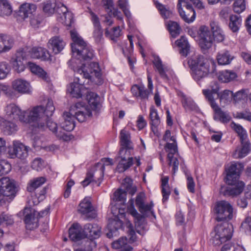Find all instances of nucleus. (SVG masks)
<instances>
[{"mask_svg": "<svg viewBox=\"0 0 251 251\" xmlns=\"http://www.w3.org/2000/svg\"><path fill=\"white\" fill-rule=\"evenodd\" d=\"M70 34L73 41L72 44L73 55L76 58V60L73 59L72 61L81 64V66H77L75 71L96 84H101L102 80L99 64L96 62H89L94 57L93 50L76 31L72 30Z\"/></svg>", "mask_w": 251, "mask_h": 251, "instance_id": "nucleus-1", "label": "nucleus"}, {"mask_svg": "<svg viewBox=\"0 0 251 251\" xmlns=\"http://www.w3.org/2000/svg\"><path fill=\"white\" fill-rule=\"evenodd\" d=\"M54 110L52 100L48 99L45 108L42 106H37L25 111V118L26 120L24 123H32L33 126L44 130L45 121L52 115Z\"/></svg>", "mask_w": 251, "mask_h": 251, "instance_id": "nucleus-2", "label": "nucleus"}, {"mask_svg": "<svg viewBox=\"0 0 251 251\" xmlns=\"http://www.w3.org/2000/svg\"><path fill=\"white\" fill-rule=\"evenodd\" d=\"M92 116L91 111L81 103H76L71 107L69 112H64L63 121L61 123L62 128L67 131L73 130L75 127V119L83 122L87 117Z\"/></svg>", "mask_w": 251, "mask_h": 251, "instance_id": "nucleus-3", "label": "nucleus"}, {"mask_svg": "<svg viewBox=\"0 0 251 251\" xmlns=\"http://www.w3.org/2000/svg\"><path fill=\"white\" fill-rule=\"evenodd\" d=\"M210 26L213 37L207 26L202 25L199 29L200 45L203 50H207L211 47L213 39L218 42H222L225 39L224 31L217 22H211Z\"/></svg>", "mask_w": 251, "mask_h": 251, "instance_id": "nucleus-4", "label": "nucleus"}, {"mask_svg": "<svg viewBox=\"0 0 251 251\" xmlns=\"http://www.w3.org/2000/svg\"><path fill=\"white\" fill-rule=\"evenodd\" d=\"M188 63L192 70V75L198 81L206 77L209 73L208 61L202 55L195 54L188 60Z\"/></svg>", "mask_w": 251, "mask_h": 251, "instance_id": "nucleus-5", "label": "nucleus"}, {"mask_svg": "<svg viewBox=\"0 0 251 251\" xmlns=\"http://www.w3.org/2000/svg\"><path fill=\"white\" fill-rule=\"evenodd\" d=\"M232 226L228 223L218 225L212 236V243L215 246H220L229 240L232 236Z\"/></svg>", "mask_w": 251, "mask_h": 251, "instance_id": "nucleus-6", "label": "nucleus"}, {"mask_svg": "<svg viewBox=\"0 0 251 251\" xmlns=\"http://www.w3.org/2000/svg\"><path fill=\"white\" fill-rule=\"evenodd\" d=\"M214 209L218 221H230L233 219L235 213L232 205L226 201H217Z\"/></svg>", "mask_w": 251, "mask_h": 251, "instance_id": "nucleus-7", "label": "nucleus"}, {"mask_svg": "<svg viewBox=\"0 0 251 251\" xmlns=\"http://www.w3.org/2000/svg\"><path fill=\"white\" fill-rule=\"evenodd\" d=\"M128 212L134 218L135 226L137 232L144 235L148 230V226L145 218L139 214L134 206V200L129 201L127 206Z\"/></svg>", "mask_w": 251, "mask_h": 251, "instance_id": "nucleus-8", "label": "nucleus"}, {"mask_svg": "<svg viewBox=\"0 0 251 251\" xmlns=\"http://www.w3.org/2000/svg\"><path fill=\"white\" fill-rule=\"evenodd\" d=\"M193 1H179L177 5L181 19L188 24L193 22L196 18V13L192 5Z\"/></svg>", "mask_w": 251, "mask_h": 251, "instance_id": "nucleus-9", "label": "nucleus"}, {"mask_svg": "<svg viewBox=\"0 0 251 251\" xmlns=\"http://www.w3.org/2000/svg\"><path fill=\"white\" fill-rule=\"evenodd\" d=\"M17 192L16 181L8 177L0 179V202L7 197L13 196Z\"/></svg>", "mask_w": 251, "mask_h": 251, "instance_id": "nucleus-10", "label": "nucleus"}, {"mask_svg": "<svg viewBox=\"0 0 251 251\" xmlns=\"http://www.w3.org/2000/svg\"><path fill=\"white\" fill-rule=\"evenodd\" d=\"M3 111L5 118L9 120H19L23 123L26 120L25 118V111H23L18 105L14 103L7 104Z\"/></svg>", "mask_w": 251, "mask_h": 251, "instance_id": "nucleus-11", "label": "nucleus"}, {"mask_svg": "<svg viewBox=\"0 0 251 251\" xmlns=\"http://www.w3.org/2000/svg\"><path fill=\"white\" fill-rule=\"evenodd\" d=\"M29 147L25 146L19 141H13L11 146H8V155L11 158L18 157L25 159L28 155Z\"/></svg>", "mask_w": 251, "mask_h": 251, "instance_id": "nucleus-12", "label": "nucleus"}, {"mask_svg": "<svg viewBox=\"0 0 251 251\" xmlns=\"http://www.w3.org/2000/svg\"><path fill=\"white\" fill-rule=\"evenodd\" d=\"M38 213L30 207H25L23 211L20 212L18 215L24 216L26 228L29 230L36 228L38 226Z\"/></svg>", "mask_w": 251, "mask_h": 251, "instance_id": "nucleus-13", "label": "nucleus"}, {"mask_svg": "<svg viewBox=\"0 0 251 251\" xmlns=\"http://www.w3.org/2000/svg\"><path fill=\"white\" fill-rule=\"evenodd\" d=\"M165 148L168 152L169 165L173 166V174L175 175L178 171L179 161L181 158L178 155L177 146L175 144L167 143Z\"/></svg>", "mask_w": 251, "mask_h": 251, "instance_id": "nucleus-14", "label": "nucleus"}, {"mask_svg": "<svg viewBox=\"0 0 251 251\" xmlns=\"http://www.w3.org/2000/svg\"><path fill=\"white\" fill-rule=\"evenodd\" d=\"M242 164L238 162L231 163L226 168V183L227 184H234L238 180L240 172L243 169Z\"/></svg>", "mask_w": 251, "mask_h": 251, "instance_id": "nucleus-15", "label": "nucleus"}, {"mask_svg": "<svg viewBox=\"0 0 251 251\" xmlns=\"http://www.w3.org/2000/svg\"><path fill=\"white\" fill-rule=\"evenodd\" d=\"M36 5L32 3L25 2L21 4L16 12L18 20L25 21L36 11Z\"/></svg>", "mask_w": 251, "mask_h": 251, "instance_id": "nucleus-16", "label": "nucleus"}, {"mask_svg": "<svg viewBox=\"0 0 251 251\" xmlns=\"http://www.w3.org/2000/svg\"><path fill=\"white\" fill-rule=\"evenodd\" d=\"M11 63L13 69L17 73L23 72L26 64V54L22 50L16 52L15 57L11 59Z\"/></svg>", "mask_w": 251, "mask_h": 251, "instance_id": "nucleus-17", "label": "nucleus"}, {"mask_svg": "<svg viewBox=\"0 0 251 251\" xmlns=\"http://www.w3.org/2000/svg\"><path fill=\"white\" fill-rule=\"evenodd\" d=\"M85 238L87 237L91 240V246L94 245L95 243L93 239L99 238L101 234V227L97 224L88 223L83 227Z\"/></svg>", "mask_w": 251, "mask_h": 251, "instance_id": "nucleus-18", "label": "nucleus"}, {"mask_svg": "<svg viewBox=\"0 0 251 251\" xmlns=\"http://www.w3.org/2000/svg\"><path fill=\"white\" fill-rule=\"evenodd\" d=\"M78 210L79 213L89 219H94L97 215L96 211L92 206L89 198H85L81 201Z\"/></svg>", "mask_w": 251, "mask_h": 251, "instance_id": "nucleus-19", "label": "nucleus"}, {"mask_svg": "<svg viewBox=\"0 0 251 251\" xmlns=\"http://www.w3.org/2000/svg\"><path fill=\"white\" fill-rule=\"evenodd\" d=\"M59 8L57 9L58 21L66 26L71 25L73 21V14L68 11L66 6L62 3H58Z\"/></svg>", "mask_w": 251, "mask_h": 251, "instance_id": "nucleus-20", "label": "nucleus"}, {"mask_svg": "<svg viewBox=\"0 0 251 251\" xmlns=\"http://www.w3.org/2000/svg\"><path fill=\"white\" fill-rule=\"evenodd\" d=\"M146 195L144 192L138 193L135 200V203L138 207L139 210L144 215L151 213L153 214V212L152 210L153 204L151 201L150 204H145Z\"/></svg>", "mask_w": 251, "mask_h": 251, "instance_id": "nucleus-21", "label": "nucleus"}, {"mask_svg": "<svg viewBox=\"0 0 251 251\" xmlns=\"http://www.w3.org/2000/svg\"><path fill=\"white\" fill-rule=\"evenodd\" d=\"M85 91V87L78 77L74 82L70 83L67 88V91L70 95L76 98L81 97Z\"/></svg>", "mask_w": 251, "mask_h": 251, "instance_id": "nucleus-22", "label": "nucleus"}, {"mask_svg": "<svg viewBox=\"0 0 251 251\" xmlns=\"http://www.w3.org/2000/svg\"><path fill=\"white\" fill-rule=\"evenodd\" d=\"M66 46V42L60 36H55L48 41V47L55 54L60 53Z\"/></svg>", "mask_w": 251, "mask_h": 251, "instance_id": "nucleus-23", "label": "nucleus"}, {"mask_svg": "<svg viewBox=\"0 0 251 251\" xmlns=\"http://www.w3.org/2000/svg\"><path fill=\"white\" fill-rule=\"evenodd\" d=\"M69 234L70 239L73 241H78L85 238L84 228L78 223L73 224L70 227Z\"/></svg>", "mask_w": 251, "mask_h": 251, "instance_id": "nucleus-24", "label": "nucleus"}, {"mask_svg": "<svg viewBox=\"0 0 251 251\" xmlns=\"http://www.w3.org/2000/svg\"><path fill=\"white\" fill-rule=\"evenodd\" d=\"M12 85L14 90L21 94H28L31 91L30 83L23 79L18 78L14 80Z\"/></svg>", "mask_w": 251, "mask_h": 251, "instance_id": "nucleus-25", "label": "nucleus"}, {"mask_svg": "<svg viewBox=\"0 0 251 251\" xmlns=\"http://www.w3.org/2000/svg\"><path fill=\"white\" fill-rule=\"evenodd\" d=\"M152 63L160 76L165 80H168L167 73L170 71L169 66L166 64H163L161 59L157 56H154Z\"/></svg>", "mask_w": 251, "mask_h": 251, "instance_id": "nucleus-26", "label": "nucleus"}, {"mask_svg": "<svg viewBox=\"0 0 251 251\" xmlns=\"http://www.w3.org/2000/svg\"><path fill=\"white\" fill-rule=\"evenodd\" d=\"M45 128L46 127H48L58 138L65 141H68L71 140V138L69 135H68L67 133L62 132L61 131H59V132L57 131V126L56 123L52 121L51 119H50V117L46 121H45Z\"/></svg>", "mask_w": 251, "mask_h": 251, "instance_id": "nucleus-27", "label": "nucleus"}, {"mask_svg": "<svg viewBox=\"0 0 251 251\" xmlns=\"http://www.w3.org/2000/svg\"><path fill=\"white\" fill-rule=\"evenodd\" d=\"M214 89H204L202 90V93L206 100L208 101L211 106L216 105L217 103L215 101L214 95H217V98L218 97V94H220V87L216 82H214Z\"/></svg>", "mask_w": 251, "mask_h": 251, "instance_id": "nucleus-28", "label": "nucleus"}, {"mask_svg": "<svg viewBox=\"0 0 251 251\" xmlns=\"http://www.w3.org/2000/svg\"><path fill=\"white\" fill-rule=\"evenodd\" d=\"M250 145L248 139L241 141V145L236 148L233 153V157L239 158L246 156L250 151Z\"/></svg>", "mask_w": 251, "mask_h": 251, "instance_id": "nucleus-29", "label": "nucleus"}, {"mask_svg": "<svg viewBox=\"0 0 251 251\" xmlns=\"http://www.w3.org/2000/svg\"><path fill=\"white\" fill-rule=\"evenodd\" d=\"M14 40L10 36L0 34V53L9 51L12 48Z\"/></svg>", "mask_w": 251, "mask_h": 251, "instance_id": "nucleus-30", "label": "nucleus"}, {"mask_svg": "<svg viewBox=\"0 0 251 251\" xmlns=\"http://www.w3.org/2000/svg\"><path fill=\"white\" fill-rule=\"evenodd\" d=\"M104 171L103 166L101 164H97L92 172H89L93 178V183H97L98 186L103 179Z\"/></svg>", "mask_w": 251, "mask_h": 251, "instance_id": "nucleus-31", "label": "nucleus"}, {"mask_svg": "<svg viewBox=\"0 0 251 251\" xmlns=\"http://www.w3.org/2000/svg\"><path fill=\"white\" fill-rule=\"evenodd\" d=\"M112 248L115 251H132V248L127 243V239L122 237L114 241L112 244Z\"/></svg>", "mask_w": 251, "mask_h": 251, "instance_id": "nucleus-32", "label": "nucleus"}, {"mask_svg": "<svg viewBox=\"0 0 251 251\" xmlns=\"http://www.w3.org/2000/svg\"><path fill=\"white\" fill-rule=\"evenodd\" d=\"M31 56L32 58L48 60L50 59L49 52L42 47H34L32 49Z\"/></svg>", "mask_w": 251, "mask_h": 251, "instance_id": "nucleus-33", "label": "nucleus"}, {"mask_svg": "<svg viewBox=\"0 0 251 251\" xmlns=\"http://www.w3.org/2000/svg\"><path fill=\"white\" fill-rule=\"evenodd\" d=\"M226 188L227 194L231 196H236L240 194L243 190L244 183L237 180L234 184H228Z\"/></svg>", "mask_w": 251, "mask_h": 251, "instance_id": "nucleus-34", "label": "nucleus"}, {"mask_svg": "<svg viewBox=\"0 0 251 251\" xmlns=\"http://www.w3.org/2000/svg\"><path fill=\"white\" fill-rule=\"evenodd\" d=\"M103 7L105 11L109 14H113L117 19L121 21L123 23V17L121 12L118 11L113 6V1H103Z\"/></svg>", "mask_w": 251, "mask_h": 251, "instance_id": "nucleus-35", "label": "nucleus"}, {"mask_svg": "<svg viewBox=\"0 0 251 251\" xmlns=\"http://www.w3.org/2000/svg\"><path fill=\"white\" fill-rule=\"evenodd\" d=\"M59 3L61 2L60 1H46L43 3V11L48 16H50L55 12L57 13Z\"/></svg>", "mask_w": 251, "mask_h": 251, "instance_id": "nucleus-36", "label": "nucleus"}, {"mask_svg": "<svg viewBox=\"0 0 251 251\" xmlns=\"http://www.w3.org/2000/svg\"><path fill=\"white\" fill-rule=\"evenodd\" d=\"M234 56L227 50H222L218 52L217 60L218 64L221 65H228L233 59Z\"/></svg>", "mask_w": 251, "mask_h": 251, "instance_id": "nucleus-37", "label": "nucleus"}, {"mask_svg": "<svg viewBox=\"0 0 251 251\" xmlns=\"http://www.w3.org/2000/svg\"><path fill=\"white\" fill-rule=\"evenodd\" d=\"M220 105L225 107L233 99V93L229 90H225L218 94Z\"/></svg>", "mask_w": 251, "mask_h": 251, "instance_id": "nucleus-38", "label": "nucleus"}, {"mask_svg": "<svg viewBox=\"0 0 251 251\" xmlns=\"http://www.w3.org/2000/svg\"><path fill=\"white\" fill-rule=\"evenodd\" d=\"M242 23V18L239 15H231L229 19L228 26L233 32L238 31Z\"/></svg>", "mask_w": 251, "mask_h": 251, "instance_id": "nucleus-39", "label": "nucleus"}, {"mask_svg": "<svg viewBox=\"0 0 251 251\" xmlns=\"http://www.w3.org/2000/svg\"><path fill=\"white\" fill-rule=\"evenodd\" d=\"M176 44L180 49V53L181 55L186 57L190 50V45L187 39L184 36H181L179 39L176 41Z\"/></svg>", "mask_w": 251, "mask_h": 251, "instance_id": "nucleus-40", "label": "nucleus"}, {"mask_svg": "<svg viewBox=\"0 0 251 251\" xmlns=\"http://www.w3.org/2000/svg\"><path fill=\"white\" fill-rule=\"evenodd\" d=\"M46 181L44 177H39L31 179L27 186V190L30 193H33L37 188L43 185Z\"/></svg>", "mask_w": 251, "mask_h": 251, "instance_id": "nucleus-41", "label": "nucleus"}, {"mask_svg": "<svg viewBox=\"0 0 251 251\" xmlns=\"http://www.w3.org/2000/svg\"><path fill=\"white\" fill-rule=\"evenodd\" d=\"M169 178L164 176L161 179V192L163 196L162 201L166 202L171 194V189L168 184Z\"/></svg>", "mask_w": 251, "mask_h": 251, "instance_id": "nucleus-42", "label": "nucleus"}, {"mask_svg": "<svg viewBox=\"0 0 251 251\" xmlns=\"http://www.w3.org/2000/svg\"><path fill=\"white\" fill-rule=\"evenodd\" d=\"M89 106L93 110H96L100 104V97L97 94L90 92L87 95Z\"/></svg>", "mask_w": 251, "mask_h": 251, "instance_id": "nucleus-43", "label": "nucleus"}, {"mask_svg": "<svg viewBox=\"0 0 251 251\" xmlns=\"http://www.w3.org/2000/svg\"><path fill=\"white\" fill-rule=\"evenodd\" d=\"M120 141L122 147L133 148V145L130 140V135L128 131L122 129L120 132Z\"/></svg>", "mask_w": 251, "mask_h": 251, "instance_id": "nucleus-44", "label": "nucleus"}, {"mask_svg": "<svg viewBox=\"0 0 251 251\" xmlns=\"http://www.w3.org/2000/svg\"><path fill=\"white\" fill-rule=\"evenodd\" d=\"M237 76L236 73L231 71L225 70L220 72L218 79L223 82H228L234 80Z\"/></svg>", "mask_w": 251, "mask_h": 251, "instance_id": "nucleus-45", "label": "nucleus"}, {"mask_svg": "<svg viewBox=\"0 0 251 251\" xmlns=\"http://www.w3.org/2000/svg\"><path fill=\"white\" fill-rule=\"evenodd\" d=\"M12 11V6L8 1H0V16H9Z\"/></svg>", "mask_w": 251, "mask_h": 251, "instance_id": "nucleus-46", "label": "nucleus"}, {"mask_svg": "<svg viewBox=\"0 0 251 251\" xmlns=\"http://www.w3.org/2000/svg\"><path fill=\"white\" fill-rule=\"evenodd\" d=\"M28 66L32 73L37 75L40 77H42L43 79H47L48 76L47 73L42 69V68L31 62H28Z\"/></svg>", "mask_w": 251, "mask_h": 251, "instance_id": "nucleus-47", "label": "nucleus"}, {"mask_svg": "<svg viewBox=\"0 0 251 251\" xmlns=\"http://www.w3.org/2000/svg\"><path fill=\"white\" fill-rule=\"evenodd\" d=\"M215 112L216 116L219 117L220 120L223 123H226L229 121L230 117L226 112L223 111L218 104L211 106Z\"/></svg>", "mask_w": 251, "mask_h": 251, "instance_id": "nucleus-48", "label": "nucleus"}, {"mask_svg": "<svg viewBox=\"0 0 251 251\" xmlns=\"http://www.w3.org/2000/svg\"><path fill=\"white\" fill-rule=\"evenodd\" d=\"M232 129L238 134L240 137V141L246 140L248 139V135L245 129L240 125L232 122L230 124Z\"/></svg>", "mask_w": 251, "mask_h": 251, "instance_id": "nucleus-49", "label": "nucleus"}, {"mask_svg": "<svg viewBox=\"0 0 251 251\" xmlns=\"http://www.w3.org/2000/svg\"><path fill=\"white\" fill-rule=\"evenodd\" d=\"M155 6L159 11L162 17L164 19H168L170 17L172 14V12L170 8L162 4L157 1L155 2Z\"/></svg>", "mask_w": 251, "mask_h": 251, "instance_id": "nucleus-50", "label": "nucleus"}, {"mask_svg": "<svg viewBox=\"0 0 251 251\" xmlns=\"http://www.w3.org/2000/svg\"><path fill=\"white\" fill-rule=\"evenodd\" d=\"M46 190L45 188L42 189L38 193H35L31 195L32 199L29 200V203L33 205H37L40 201L45 198Z\"/></svg>", "mask_w": 251, "mask_h": 251, "instance_id": "nucleus-51", "label": "nucleus"}, {"mask_svg": "<svg viewBox=\"0 0 251 251\" xmlns=\"http://www.w3.org/2000/svg\"><path fill=\"white\" fill-rule=\"evenodd\" d=\"M168 29L171 35L174 38H176L180 33L181 28L178 24L175 22H169L168 24Z\"/></svg>", "mask_w": 251, "mask_h": 251, "instance_id": "nucleus-52", "label": "nucleus"}, {"mask_svg": "<svg viewBox=\"0 0 251 251\" xmlns=\"http://www.w3.org/2000/svg\"><path fill=\"white\" fill-rule=\"evenodd\" d=\"M133 164V158L121 160L117 167V169L119 172H123L128 169Z\"/></svg>", "mask_w": 251, "mask_h": 251, "instance_id": "nucleus-53", "label": "nucleus"}, {"mask_svg": "<svg viewBox=\"0 0 251 251\" xmlns=\"http://www.w3.org/2000/svg\"><path fill=\"white\" fill-rule=\"evenodd\" d=\"M126 190L121 189L117 190L113 194L112 199L115 201L121 202V203H125L126 201Z\"/></svg>", "mask_w": 251, "mask_h": 251, "instance_id": "nucleus-54", "label": "nucleus"}, {"mask_svg": "<svg viewBox=\"0 0 251 251\" xmlns=\"http://www.w3.org/2000/svg\"><path fill=\"white\" fill-rule=\"evenodd\" d=\"M248 191L245 193V196L239 199L237 201L238 205L242 207L245 208L248 205V199H251V184L248 185Z\"/></svg>", "mask_w": 251, "mask_h": 251, "instance_id": "nucleus-55", "label": "nucleus"}, {"mask_svg": "<svg viewBox=\"0 0 251 251\" xmlns=\"http://www.w3.org/2000/svg\"><path fill=\"white\" fill-rule=\"evenodd\" d=\"M122 185L126 191L128 192L131 195L134 194L136 191V188L135 187L132 186V180L129 177L125 178Z\"/></svg>", "mask_w": 251, "mask_h": 251, "instance_id": "nucleus-56", "label": "nucleus"}, {"mask_svg": "<svg viewBox=\"0 0 251 251\" xmlns=\"http://www.w3.org/2000/svg\"><path fill=\"white\" fill-rule=\"evenodd\" d=\"M187 180V187L188 191L192 193L195 191V183L190 173L188 170L184 171Z\"/></svg>", "mask_w": 251, "mask_h": 251, "instance_id": "nucleus-57", "label": "nucleus"}, {"mask_svg": "<svg viewBox=\"0 0 251 251\" xmlns=\"http://www.w3.org/2000/svg\"><path fill=\"white\" fill-rule=\"evenodd\" d=\"M150 118L152 126L156 127L160 124V118L158 116L157 110L153 107L150 108Z\"/></svg>", "mask_w": 251, "mask_h": 251, "instance_id": "nucleus-58", "label": "nucleus"}, {"mask_svg": "<svg viewBox=\"0 0 251 251\" xmlns=\"http://www.w3.org/2000/svg\"><path fill=\"white\" fill-rule=\"evenodd\" d=\"M30 18L29 23L31 26L34 28H39L43 22V18L42 15H32Z\"/></svg>", "mask_w": 251, "mask_h": 251, "instance_id": "nucleus-59", "label": "nucleus"}, {"mask_svg": "<svg viewBox=\"0 0 251 251\" xmlns=\"http://www.w3.org/2000/svg\"><path fill=\"white\" fill-rule=\"evenodd\" d=\"M133 148L128 149V147H122L119 153V157L121 160L129 159L132 158L131 157V152L133 151Z\"/></svg>", "mask_w": 251, "mask_h": 251, "instance_id": "nucleus-60", "label": "nucleus"}, {"mask_svg": "<svg viewBox=\"0 0 251 251\" xmlns=\"http://www.w3.org/2000/svg\"><path fill=\"white\" fill-rule=\"evenodd\" d=\"M122 223L121 221H113L108 225V228L109 232L107 233V236L109 238L112 236L113 233L116 231L118 229L122 226Z\"/></svg>", "mask_w": 251, "mask_h": 251, "instance_id": "nucleus-61", "label": "nucleus"}, {"mask_svg": "<svg viewBox=\"0 0 251 251\" xmlns=\"http://www.w3.org/2000/svg\"><path fill=\"white\" fill-rule=\"evenodd\" d=\"M10 71V67L6 62H0V80L6 77Z\"/></svg>", "mask_w": 251, "mask_h": 251, "instance_id": "nucleus-62", "label": "nucleus"}, {"mask_svg": "<svg viewBox=\"0 0 251 251\" xmlns=\"http://www.w3.org/2000/svg\"><path fill=\"white\" fill-rule=\"evenodd\" d=\"M178 96H179L181 99V102L185 108H192L194 105V102L190 99L187 98L185 95L181 91H178L177 92Z\"/></svg>", "mask_w": 251, "mask_h": 251, "instance_id": "nucleus-63", "label": "nucleus"}, {"mask_svg": "<svg viewBox=\"0 0 251 251\" xmlns=\"http://www.w3.org/2000/svg\"><path fill=\"white\" fill-rule=\"evenodd\" d=\"M118 5L120 8L123 10L128 20H130L131 19V14L129 10V5L126 1H118Z\"/></svg>", "mask_w": 251, "mask_h": 251, "instance_id": "nucleus-64", "label": "nucleus"}]
</instances>
